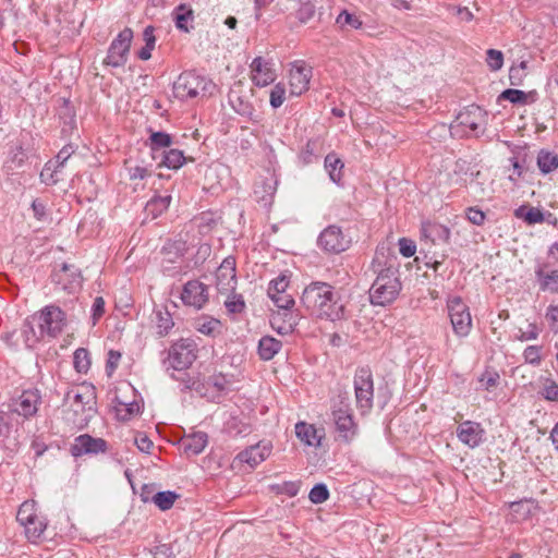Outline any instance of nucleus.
Segmentation results:
<instances>
[{
    "mask_svg": "<svg viewBox=\"0 0 558 558\" xmlns=\"http://www.w3.org/2000/svg\"><path fill=\"white\" fill-rule=\"evenodd\" d=\"M450 229L441 223L424 221L421 227V239L430 244L449 243Z\"/></svg>",
    "mask_w": 558,
    "mask_h": 558,
    "instance_id": "obj_20",
    "label": "nucleus"
},
{
    "mask_svg": "<svg viewBox=\"0 0 558 558\" xmlns=\"http://www.w3.org/2000/svg\"><path fill=\"white\" fill-rule=\"evenodd\" d=\"M46 529L47 521L43 515H39L32 523L24 526V533L29 542L36 543L40 539Z\"/></svg>",
    "mask_w": 558,
    "mask_h": 558,
    "instance_id": "obj_36",
    "label": "nucleus"
},
{
    "mask_svg": "<svg viewBox=\"0 0 558 558\" xmlns=\"http://www.w3.org/2000/svg\"><path fill=\"white\" fill-rule=\"evenodd\" d=\"M317 243L323 251L339 254L351 246L352 239L339 226L330 225L320 232Z\"/></svg>",
    "mask_w": 558,
    "mask_h": 558,
    "instance_id": "obj_8",
    "label": "nucleus"
},
{
    "mask_svg": "<svg viewBox=\"0 0 558 558\" xmlns=\"http://www.w3.org/2000/svg\"><path fill=\"white\" fill-rule=\"evenodd\" d=\"M524 361L532 365H539L542 361V347L529 345L523 352Z\"/></svg>",
    "mask_w": 558,
    "mask_h": 558,
    "instance_id": "obj_56",
    "label": "nucleus"
},
{
    "mask_svg": "<svg viewBox=\"0 0 558 558\" xmlns=\"http://www.w3.org/2000/svg\"><path fill=\"white\" fill-rule=\"evenodd\" d=\"M345 414H352L350 404V397L348 392L339 393L331 403V416L332 418L338 416H344Z\"/></svg>",
    "mask_w": 558,
    "mask_h": 558,
    "instance_id": "obj_40",
    "label": "nucleus"
},
{
    "mask_svg": "<svg viewBox=\"0 0 558 558\" xmlns=\"http://www.w3.org/2000/svg\"><path fill=\"white\" fill-rule=\"evenodd\" d=\"M310 500L313 504H323L329 498V492L325 484H317L315 485L308 495Z\"/></svg>",
    "mask_w": 558,
    "mask_h": 558,
    "instance_id": "obj_54",
    "label": "nucleus"
},
{
    "mask_svg": "<svg viewBox=\"0 0 558 558\" xmlns=\"http://www.w3.org/2000/svg\"><path fill=\"white\" fill-rule=\"evenodd\" d=\"M289 287V278L284 275L270 281L268 287V296L286 293Z\"/></svg>",
    "mask_w": 558,
    "mask_h": 558,
    "instance_id": "obj_51",
    "label": "nucleus"
},
{
    "mask_svg": "<svg viewBox=\"0 0 558 558\" xmlns=\"http://www.w3.org/2000/svg\"><path fill=\"white\" fill-rule=\"evenodd\" d=\"M40 400L41 398L37 389L24 390L14 401L13 413L26 418L31 417L37 413Z\"/></svg>",
    "mask_w": 558,
    "mask_h": 558,
    "instance_id": "obj_18",
    "label": "nucleus"
},
{
    "mask_svg": "<svg viewBox=\"0 0 558 558\" xmlns=\"http://www.w3.org/2000/svg\"><path fill=\"white\" fill-rule=\"evenodd\" d=\"M251 80L258 87H265L272 84L277 78L275 64L271 60L256 57L250 64Z\"/></svg>",
    "mask_w": 558,
    "mask_h": 558,
    "instance_id": "obj_13",
    "label": "nucleus"
},
{
    "mask_svg": "<svg viewBox=\"0 0 558 558\" xmlns=\"http://www.w3.org/2000/svg\"><path fill=\"white\" fill-rule=\"evenodd\" d=\"M514 215L517 218L523 219L527 225L542 223L544 221V214L536 207L521 206L515 209Z\"/></svg>",
    "mask_w": 558,
    "mask_h": 558,
    "instance_id": "obj_39",
    "label": "nucleus"
},
{
    "mask_svg": "<svg viewBox=\"0 0 558 558\" xmlns=\"http://www.w3.org/2000/svg\"><path fill=\"white\" fill-rule=\"evenodd\" d=\"M194 328L209 337H216L221 333L222 324L219 319L210 316H201L194 320Z\"/></svg>",
    "mask_w": 558,
    "mask_h": 558,
    "instance_id": "obj_26",
    "label": "nucleus"
},
{
    "mask_svg": "<svg viewBox=\"0 0 558 558\" xmlns=\"http://www.w3.org/2000/svg\"><path fill=\"white\" fill-rule=\"evenodd\" d=\"M269 298L279 310L283 311V313H291L290 310L294 306V300L290 293L286 292L277 295H269Z\"/></svg>",
    "mask_w": 558,
    "mask_h": 558,
    "instance_id": "obj_49",
    "label": "nucleus"
},
{
    "mask_svg": "<svg viewBox=\"0 0 558 558\" xmlns=\"http://www.w3.org/2000/svg\"><path fill=\"white\" fill-rule=\"evenodd\" d=\"M179 496L174 492L166 490L154 495V504L162 511L169 510Z\"/></svg>",
    "mask_w": 558,
    "mask_h": 558,
    "instance_id": "obj_44",
    "label": "nucleus"
},
{
    "mask_svg": "<svg viewBox=\"0 0 558 558\" xmlns=\"http://www.w3.org/2000/svg\"><path fill=\"white\" fill-rule=\"evenodd\" d=\"M121 360V353L119 351L110 350L108 352L106 372L109 376L113 374Z\"/></svg>",
    "mask_w": 558,
    "mask_h": 558,
    "instance_id": "obj_62",
    "label": "nucleus"
},
{
    "mask_svg": "<svg viewBox=\"0 0 558 558\" xmlns=\"http://www.w3.org/2000/svg\"><path fill=\"white\" fill-rule=\"evenodd\" d=\"M41 333L57 337L65 326V314L56 305H47L33 315Z\"/></svg>",
    "mask_w": 558,
    "mask_h": 558,
    "instance_id": "obj_7",
    "label": "nucleus"
},
{
    "mask_svg": "<svg viewBox=\"0 0 558 558\" xmlns=\"http://www.w3.org/2000/svg\"><path fill=\"white\" fill-rule=\"evenodd\" d=\"M59 171V166L54 165V162L48 161L40 172V179L46 184H54L60 180L58 175Z\"/></svg>",
    "mask_w": 558,
    "mask_h": 558,
    "instance_id": "obj_46",
    "label": "nucleus"
},
{
    "mask_svg": "<svg viewBox=\"0 0 558 558\" xmlns=\"http://www.w3.org/2000/svg\"><path fill=\"white\" fill-rule=\"evenodd\" d=\"M271 449L270 442L260 441L241 451L238 454V459L241 462L247 463L251 468H255L269 457Z\"/></svg>",
    "mask_w": 558,
    "mask_h": 558,
    "instance_id": "obj_21",
    "label": "nucleus"
},
{
    "mask_svg": "<svg viewBox=\"0 0 558 558\" xmlns=\"http://www.w3.org/2000/svg\"><path fill=\"white\" fill-rule=\"evenodd\" d=\"M142 404L137 400L131 402L123 401L120 397H116V414L119 420L128 421L131 417L140 414Z\"/></svg>",
    "mask_w": 558,
    "mask_h": 558,
    "instance_id": "obj_27",
    "label": "nucleus"
},
{
    "mask_svg": "<svg viewBox=\"0 0 558 558\" xmlns=\"http://www.w3.org/2000/svg\"><path fill=\"white\" fill-rule=\"evenodd\" d=\"M301 302L318 318L336 322L345 317L344 305L340 303V296L329 283L312 282L304 289Z\"/></svg>",
    "mask_w": 558,
    "mask_h": 558,
    "instance_id": "obj_1",
    "label": "nucleus"
},
{
    "mask_svg": "<svg viewBox=\"0 0 558 558\" xmlns=\"http://www.w3.org/2000/svg\"><path fill=\"white\" fill-rule=\"evenodd\" d=\"M53 281L60 284L68 292H73L81 287V275L78 270L68 264H63L62 268L54 272Z\"/></svg>",
    "mask_w": 558,
    "mask_h": 558,
    "instance_id": "obj_22",
    "label": "nucleus"
},
{
    "mask_svg": "<svg viewBox=\"0 0 558 558\" xmlns=\"http://www.w3.org/2000/svg\"><path fill=\"white\" fill-rule=\"evenodd\" d=\"M486 62L492 71H498L504 65V53L500 50L488 49L486 51Z\"/></svg>",
    "mask_w": 558,
    "mask_h": 558,
    "instance_id": "obj_52",
    "label": "nucleus"
},
{
    "mask_svg": "<svg viewBox=\"0 0 558 558\" xmlns=\"http://www.w3.org/2000/svg\"><path fill=\"white\" fill-rule=\"evenodd\" d=\"M132 39L133 31L129 27L122 29L110 44L104 64L113 68L123 66L128 61Z\"/></svg>",
    "mask_w": 558,
    "mask_h": 558,
    "instance_id": "obj_10",
    "label": "nucleus"
},
{
    "mask_svg": "<svg viewBox=\"0 0 558 558\" xmlns=\"http://www.w3.org/2000/svg\"><path fill=\"white\" fill-rule=\"evenodd\" d=\"M230 102L233 107V109L241 116L252 118L255 109L253 105L246 100H243L241 97H236V99H233L232 96H230Z\"/></svg>",
    "mask_w": 558,
    "mask_h": 558,
    "instance_id": "obj_50",
    "label": "nucleus"
},
{
    "mask_svg": "<svg viewBox=\"0 0 558 558\" xmlns=\"http://www.w3.org/2000/svg\"><path fill=\"white\" fill-rule=\"evenodd\" d=\"M337 23L340 24L341 26L349 25L350 27H352L354 29H359L363 25V23L359 16L351 14L348 11H342L338 15Z\"/></svg>",
    "mask_w": 558,
    "mask_h": 558,
    "instance_id": "obj_55",
    "label": "nucleus"
},
{
    "mask_svg": "<svg viewBox=\"0 0 558 558\" xmlns=\"http://www.w3.org/2000/svg\"><path fill=\"white\" fill-rule=\"evenodd\" d=\"M541 395L548 401H558V384L546 379L542 386Z\"/></svg>",
    "mask_w": 558,
    "mask_h": 558,
    "instance_id": "obj_57",
    "label": "nucleus"
},
{
    "mask_svg": "<svg viewBox=\"0 0 558 558\" xmlns=\"http://www.w3.org/2000/svg\"><path fill=\"white\" fill-rule=\"evenodd\" d=\"M399 251L404 257H412L416 252V245L412 240L401 238L399 240Z\"/></svg>",
    "mask_w": 558,
    "mask_h": 558,
    "instance_id": "obj_61",
    "label": "nucleus"
},
{
    "mask_svg": "<svg viewBox=\"0 0 558 558\" xmlns=\"http://www.w3.org/2000/svg\"><path fill=\"white\" fill-rule=\"evenodd\" d=\"M235 258L226 257L216 271V286L220 294L233 292L236 289Z\"/></svg>",
    "mask_w": 558,
    "mask_h": 558,
    "instance_id": "obj_12",
    "label": "nucleus"
},
{
    "mask_svg": "<svg viewBox=\"0 0 558 558\" xmlns=\"http://www.w3.org/2000/svg\"><path fill=\"white\" fill-rule=\"evenodd\" d=\"M107 450V442L102 438H94L90 435H80L74 439L71 446V453L73 457H81L84 454H97Z\"/></svg>",
    "mask_w": 558,
    "mask_h": 558,
    "instance_id": "obj_15",
    "label": "nucleus"
},
{
    "mask_svg": "<svg viewBox=\"0 0 558 558\" xmlns=\"http://www.w3.org/2000/svg\"><path fill=\"white\" fill-rule=\"evenodd\" d=\"M105 314V301L101 296H97L94 300L93 306H92V318H93V325H96L98 319Z\"/></svg>",
    "mask_w": 558,
    "mask_h": 558,
    "instance_id": "obj_64",
    "label": "nucleus"
},
{
    "mask_svg": "<svg viewBox=\"0 0 558 558\" xmlns=\"http://www.w3.org/2000/svg\"><path fill=\"white\" fill-rule=\"evenodd\" d=\"M74 367L78 373H87L90 367L89 353L84 348H78L74 352L73 357Z\"/></svg>",
    "mask_w": 558,
    "mask_h": 558,
    "instance_id": "obj_45",
    "label": "nucleus"
},
{
    "mask_svg": "<svg viewBox=\"0 0 558 558\" xmlns=\"http://www.w3.org/2000/svg\"><path fill=\"white\" fill-rule=\"evenodd\" d=\"M344 163L335 153H330L325 157V168L332 182L339 184L342 179V170Z\"/></svg>",
    "mask_w": 558,
    "mask_h": 558,
    "instance_id": "obj_33",
    "label": "nucleus"
},
{
    "mask_svg": "<svg viewBox=\"0 0 558 558\" xmlns=\"http://www.w3.org/2000/svg\"><path fill=\"white\" fill-rule=\"evenodd\" d=\"M172 138L168 133L154 132L149 136V146L151 149V159L156 160L160 156V150L170 147Z\"/></svg>",
    "mask_w": 558,
    "mask_h": 558,
    "instance_id": "obj_32",
    "label": "nucleus"
},
{
    "mask_svg": "<svg viewBox=\"0 0 558 558\" xmlns=\"http://www.w3.org/2000/svg\"><path fill=\"white\" fill-rule=\"evenodd\" d=\"M487 113L478 106H470L461 111L456 119V124L451 126L453 132H458L462 128L465 135H474L484 132Z\"/></svg>",
    "mask_w": 558,
    "mask_h": 558,
    "instance_id": "obj_5",
    "label": "nucleus"
},
{
    "mask_svg": "<svg viewBox=\"0 0 558 558\" xmlns=\"http://www.w3.org/2000/svg\"><path fill=\"white\" fill-rule=\"evenodd\" d=\"M197 345L191 339H180L169 349L168 362L175 371L189 368L197 356Z\"/></svg>",
    "mask_w": 558,
    "mask_h": 558,
    "instance_id": "obj_9",
    "label": "nucleus"
},
{
    "mask_svg": "<svg viewBox=\"0 0 558 558\" xmlns=\"http://www.w3.org/2000/svg\"><path fill=\"white\" fill-rule=\"evenodd\" d=\"M95 389L90 385H82L74 391L75 412L93 411L96 404Z\"/></svg>",
    "mask_w": 558,
    "mask_h": 558,
    "instance_id": "obj_23",
    "label": "nucleus"
},
{
    "mask_svg": "<svg viewBox=\"0 0 558 558\" xmlns=\"http://www.w3.org/2000/svg\"><path fill=\"white\" fill-rule=\"evenodd\" d=\"M537 166L542 173H550L558 168V155L547 150H541L537 155Z\"/></svg>",
    "mask_w": 558,
    "mask_h": 558,
    "instance_id": "obj_41",
    "label": "nucleus"
},
{
    "mask_svg": "<svg viewBox=\"0 0 558 558\" xmlns=\"http://www.w3.org/2000/svg\"><path fill=\"white\" fill-rule=\"evenodd\" d=\"M39 515L36 502L34 500H26L20 506L16 520L24 527Z\"/></svg>",
    "mask_w": 558,
    "mask_h": 558,
    "instance_id": "obj_34",
    "label": "nucleus"
},
{
    "mask_svg": "<svg viewBox=\"0 0 558 558\" xmlns=\"http://www.w3.org/2000/svg\"><path fill=\"white\" fill-rule=\"evenodd\" d=\"M181 300L185 306L202 310L209 301V288L197 279L189 280L183 286Z\"/></svg>",
    "mask_w": 558,
    "mask_h": 558,
    "instance_id": "obj_11",
    "label": "nucleus"
},
{
    "mask_svg": "<svg viewBox=\"0 0 558 558\" xmlns=\"http://www.w3.org/2000/svg\"><path fill=\"white\" fill-rule=\"evenodd\" d=\"M499 99L508 100L511 104L525 105L527 104V94L520 89L509 88L499 95Z\"/></svg>",
    "mask_w": 558,
    "mask_h": 558,
    "instance_id": "obj_47",
    "label": "nucleus"
},
{
    "mask_svg": "<svg viewBox=\"0 0 558 558\" xmlns=\"http://www.w3.org/2000/svg\"><path fill=\"white\" fill-rule=\"evenodd\" d=\"M332 420L337 432L340 434V437H342L345 441H350L356 432V425L353 421V415L345 414L344 416H338Z\"/></svg>",
    "mask_w": 558,
    "mask_h": 558,
    "instance_id": "obj_30",
    "label": "nucleus"
},
{
    "mask_svg": "<svg viewBox=\"0 0 558 558\" xmlns=\"http://www.w3.org/2000/svg\"><path fill=\"white\" fill-rule=\"evenodd\" d=\"M35 325H37L36 320H34V316H29L23 323L22 329L19 332L26 348H34L40 339L45 336V333L40 332V329H35Z\"/></svg>",
    "mask_w": 558,
    "mask_h": 558,
    "instance_id": "obj_24",
    "label": "nucleus"
},
{
    "mask_svg": "<svg viewBox=\"0 0 558 558\" xmlns=\"http://www.w3.org/2000/svg\"><path fill=\"white\" fill-rule=\"evenodd\" d=\"M298 316L293 313H280L272 315L271 325L281 335L291 332L296 325Z\"/></svg>",
    "mask_w": 558,
    "mask_h": 558,
    "instance_id": "obj_28",
    "label": "nucleus"
},
{
    "mask_svg": "<svg viewBox=\"0 0 558 558\" xmlns=\"http://www.w3.org/2000/svg\"><path fill=\"white\" fill-rule=\"evenodd\" d=\"M158 159H160L158 166H165L169 169H179L186 161L183 151L179 149L162 150Z\"/></svg>",
    "mask_w": 558,
    "mask_h": 558,
    "instance_id": "obj_31",
    "label": "nucleus"
},
{
    "mask_svg": "<svg viewBox=\"0 0 558 558\" xmlns=\"http://www.w3.org/2000/svg\"><path fill=\"white\" fill-rule=\"evenodd\" d=\"M208 441L207 434L203 432L194 433L181 440V447L189 456L199 454L206 447Z\"/></svg>",
    "mask_w": 558,
    "mask_h": 558,
    "instance_id": "obj_25",
    "label": "nucleus"
},
{
    "mask_svg": "<svg viewBox=\"0 0 558 558\" xmlns=\"http://www.w3.org/2000/svg\"><path fill=\"white\" fill-rule=\"evenodd\" d=\"M354 391L356 407L362 414L367 413L373 407L374 383L369 368H359L354 376Z\"/></svg>",
    "mask_w": 558,
    "mask_h": 558,
    "instance_id": "obj_6",
    "label": "nucleus"
},
{
    "mask_svg": "<svg viewBox=\"0 0 558 558\" xmlns=\"http://www.w3.org/2000/svg\"><path fill=\"white\" fill-rule=\"evenodd\" d=\"M15 415L13 412L0 411V437H7L14 426Z\"/></svg>",
    "mask_w": 558,
    "mask_h": 558,
    "instance_id": "obj_53",
    "label": "nucleus"
},
{
    "mask_svg": "<svg viewBox=\"0 0 558 558\" xmlns=\"http://www.w3.org/2000/svg\"><path fill=\"white\" fill-rule=\"evenodd\" d=\"M447 310L454 333L458 337H466L472 329L469 306L460 296H450L447 300Z\"/></svg>",
    "mask_w": 558,
    "mask_h": 558,
    "instance_id": "obj_4",
    "label": "nucleus"
},
{
    "mask_svg": "<svg viewBox=\"0 0 558 558\" xmlns=\"http://www.w3.org/2000/svg\"><path fill=\"white\" fill-rule=\"evenodd\" d=\"M401 289L398 271L392 268L383 269L369 288V301L375 306H387L397 300Z\"/></svg>",
    "mask_w": 558,
    "mask_h": 558,
    "instance_id": "obj_2",
    "label": "nucleus"
},
{
    "mask_svg": "<svg viewBox=\"0 0 558 558\" xmlns=\"http://www.w3.org/2000/svg\"><path fill=\"white\" fill-rule=\"evenodd\" d=\"M485 430L482 425L473 421H464L457 428L458 439L470 448L478 447L484 439Z\"/></svg>",
    "mask_w": 558,
    "mask_h": 558,
    "instance_id": "obj_16",
    "label": "nucleus"
},
{
    "mask_svg": "<svg viewBox=\"0 0 558 558\" xmlns=\"http://www.w3.org/2000/svg\"><path fill=\"white\" fill-rule=\"evenodd\" d=\"M154 315L157 333L161 337L167 336L174 326L171 314L167 310L158 308Z\"/></svg>",
    "mask_w": 558,
    "mask_h": 558,
    "instance_id": "obj_35",
    "label": "nucleus"
},
{
    "mask_svg": "<svg viewBox=\"0 0 558 558\" xmlns=\"http://www.w3.org/2000/svg\"><path fill=\"white\" fill-rule=\"evenodd\" d=\"M281 347V341L274 337L265 336L259 340L258 354L262 360L269 361L280 351Z\"/></svg>",
    "mask_w": 558,
    "mask_h": 558,
    "instance_id": "obj_29",
    "label": "nucleus"
},
{
    "mask_svg": "<svg viewBox=\"0 0 558 558\" xmlns=\"http://www.w3.org/2000/svg\"><path fill=\"white\" fill-rule=\"evenodd\" d=\"M170 202V195L155 196L146 204L145 210L148 215H151L153 218H156L168 209Z\"/></svg>",
    "mask_w": 558,
    "mask_h": 558,
    "instance_id": "obj_42",
    "label": "nucleus"
},
{
    "mask_svg": "<svg viewBox=\"0 0 558 558\" xmlns=\"http://www.w3.org/2000/svg\"><path fill=\"white\" fill-rule=\"evenodd\" d=\"M465 215H466L468 220L475 226L484 225L485 219H486V215L484 214V211H482L477 207L466 208Z\"/></svg>",
    "mask_w": 558,
    "mask_h": 558,
    "instance_id": "obj_59",
    "label": "nucleus"
},
{
    "mask_svg": "<svg viewBox=\"0 0 558 558\" xmlns=\"http://www.w3.org/2000/svg\"><path fill=\"white\" fill-rule=\"evenodd\" d=\"M174 20H175L177 28H179L181 31H184V32H189L190 24L194 20L193 10L190 9L189 7L184 5V4L179 5L175 9Z\"/></svg>",
    "mask_w": 558,
    "mask_h": 558,
    "instance_id": "obj_43",
    "label": "nucleus"
},
{
    "mask_svg": "<svg viewBox=\"0 0 558 558\" xmlns=\"http://www.w3.org/2000/svg\"><path fill=\"white\" fill-rule=\"evenodd\" d=\"M545 319L554 332H558V305L550 304L545 314Z\"/></svg>",
    "mask_w": 558,
    "mask_h": 558,
    "instance_id": "obj_60",
    "label": "nucleus"
},
{
    "mask_svg": "<svg viewBox=\"0 0 558 558\" xmlns=\"http://www.w3.org/2000/svg\"><path fill=\"white\" fill-rule=\"evenodd\" d=\"M73 153H74V147L72 145H65L58 153L56 160H50V161L54 162V165L59 166V168L61 169L64 166L65 161L72 156Z\"/></svg>",
    "mask_w": 558,
    "mask_h": 558,
    "instance_id": "obj_63",
    "label": "nucleus"
},
{
    "mask_svg": "<svg viewBox=\"0 0 558 558\" xmlns=\"http://www.w3.org/2000/svg\"><path fill=\"white\" fill-rule=\"evenodd\" d=\"M286 100V87L282 83H277L270 90L269 102L275 109L282 106Z\"/></svg>",
    "mask_w": 558,
    "mask_h": 558,
    "instance_id": "obj_48",
    "label": "nucleus"
},
{
    "mask_svg": "<svg viewBox=\"0 0 558 558\" xmlns=\"http://www.w3.org/2000/svg\"><path fill=\"white\" fill-rule=\"evenodd\" d=\"M130 180H144L151 174V165L142 160L141 163H133L132 159L125 161Z\"/></svg>",
    "mask_w": 558,
    "mask_h": 558,
    "instance_id": "obj_38",
    "label": "nucleus"
},
{
    "mask_svg": "<svg viewBox=\"0 0 558 558\" xmlns=\"http://www.w3.org/2000/svg\"><path fill=\"white\" fill-rule=\"evenodd\" d=\"M312 71L303 63L295 62L289 73L290 94L300 96L308 89Z\"/></svg>",
    "mask_w": 558,
    "mask_h": 558,
    "instance_id": "obj_17",
    "label": "nucleus"
},
{
    "mask_svg": "<svg viewBox=\"0 0 558 558\" xmlns=\"http://www.w3.org/2000/svg\"><path fill=\"white\" fill-rule=\"evenodd\" d=\"M295 435L303 445L318 448L325 438V430L317 428L314 424L299 422L295 424Z\"/></svg>",
    "mask_w": 558,
    "mask_h": 558,
    "instance_id": "obj_19",
    "label": "nucleus"
},
{
    "mask_svg": "<svg viewBox=\"0 0 558 558\" xmlns=\"http://www.w3.org/2000/svg\"><path fill=\"white\" fill-rule=\"evenodd\" d=\"M539 335V329L535 324H527L526 329L519 328L517 339L520 341H529L537 339Z\"/></svg>",
    "mask_w": 558,
    "mask_h": 558,
    "instance_id": "obj_58",
    "label": "nucleus"
},
{
    "mask_svg": "<svg viewBox=\"0 0 558 558\" xmlns=\"http://www.w3.org/2000/svg\"><path fill=\"white\" fill-rule=\"evenodd\" d=\"M215 85L204 76L195 72L187 71L179 75L173 83V96L181 100L187 101L205 97L207 94H213Z\"/></svg>",
    "mask_w": 558,
    "mask_h": 558,
    "instance_id": "obj_3",
    "label": "nucleus"
},
{
    "mask_svg": "<svg viewBox=\"0 0 558 558\" xmlns=\"http://www.w3.org/2000/svg\"><path fill=\"white\" fill-rule=\"evenodd\" d=\"M223 295H226L223 305L229 314L235 315L245 311L246 305L242 294L233 290V292H227Z\"/></svg>",
    "mask_w": 558,
    "mask_h": 558,
    "instance_id": "obj_37",
    "label": "nucleus"
},
{
    "mask_svg": "<svg viewBox=\"0 0 558 558\" xmlns=\"http://www.w3.org/2000/svg\"><path fill=\"white\" fill-rule=\"evenodd\" d=\"M535 277L541 291L558 293V264L555 266L538 262Z\"/></svg>",
    "mask_w": 558,
    "mask_h": 558,
    "instance_id": "obj_14",
    "label": "nucleus"
}]
</instances>
